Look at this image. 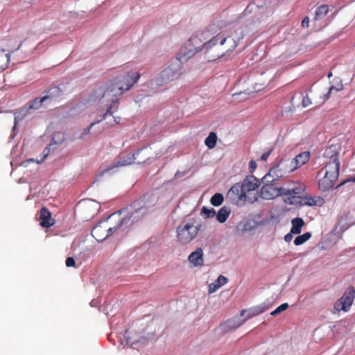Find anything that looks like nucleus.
<instances>
[{
	"instance_id": "dca6fc26",
	"label": "nucleus",
	"mask_w": 355,
	"mask_h": 355,
	"mask_svg": "<svg viewBox=\"0 0 355 355\" xmlns=\"http://www.w3.org/2000/svg\"><path fill=\"white\" fill-rule=\"evenodd\" d=\"M310 159V153L308 151H304L296 155L293 159L290 161L289 172L301 167L305 164Z\"/></svg>"
},
{
	"instance_id": "de8ad7c7",
	"label": "nucleus",
	"mask_w": 355,
	"mask_h": 355,
	"mask_svg": "<svg viewBox=\"0 0 355 355\" xmlns=\"http://www.w3.org/2000/svg\"><path fill=\"white\" fill-rule=\"evenodd\" d=\"M353 181L355 182V177L353 178Z\"/></svg>"
},
{
	"instance_id": "f257e3e1",
	"label": "nucleus",
	"mask_w": 355,
	"mask_h": 355,
	"mask_svg": "<svg viewBox=\"0 0 355 355\" xmlns=\"http://www.w3.org/2000/svg\"><path fill=\"white\" fill-rule=\"evenodd\" d=\"M139 78L140 73L138 72L132 73L123 70L108 83L105 89L100 88V90L103 92L102 97L111 101L106 112L103 114V119L106 115L112 114L113 112L118 109L119 96L132 88Z\"/></svg>"
},
{
	"instance_id": "9b49d317",
	"label": "nucleus",
	"mask_w": 355,
	"mask_h": 355,
	"mask_svg": "<svg viewBox=\"0 0 355 355\" xmlns=\"http://www.w3.org/2000/svg\"><path fill=\"white\" fill-rule=\"evenodd\" d=\"M265 310L263 307L259 306L250 309L244 320H241L239 317H235L222 324L223 329L224 330L235 329L243 324L247 320L262 313ZM246 312V310H242L240 313V317L243 316Z\"/></svg>"
},
{
	"instance_id": "4c0bfd02",
	"label": "nucleus",
	"mask_w": 355,
	"mask_h": 355,
	"mask_svg": "<svg viewBox=\"0 0 355 355\" xmlns=\"http://www.w3.org/2000/svg\"><path fill=\"white\" fill-rule=\"evenodd\" d=\"M272 152V149L270 148L267 152H265L264 153H263L261 157V159L262 161H266L268 159V157L270 155Z\"/></svg>"
},
{
	"instance_id": "4be33fe9",
	"label": "nucleus",
	"mask_w": 355,
	"mask_h": 355,
	"mask_svg": "<svg viewBox=\"0 0 355 355\" xmlns=\"http://www.w3.org/2000/svg\"><path fill=\"white\" fill-rule=\"evenodd\" d=\"M230 214V210L226 207H223L216 215L217 220L220 223H224L227 219Z\"/></svg>"
},
{
	"instance_id": "9d476101",
	"label": "nucleus",
	"mask_w": 355,
	"mask_h": 355,
	"mask_svg": "<svg viewBox=\"0 0 355 355\" xmlns=\"http://www.w3.org/2000/svg\"><path fill=\"white\" fill-rule=\"evenodd\" d=\"M130 209H131V213L129 217L128 218H122L125 220L123 224H128L129 222L130 224L137 223L142 220L148 214V207L146 206V203L143 200H135L130 205ZM119 218H121L119 217Z\"/></svg>"
},
{
	"instance_id": "e433bc0d",
	"label": "nucleus",
	"mask_w": 355,
	"mask_h": 355,
	"mask_svg": "<svg viewBox=\"0 0 355 355\" xmlns=\"http://www.w3.org/2000/svg\"><path fill=\"white\" fill-rule=\"evenodd\" d=\"M311 104L310 98L306 94L302 99V105L304 107H306Z\"/></svg>"
},
{
	"instance_id": "0eeeda50",
	"label": "nucleus",
	"mask_w": 355,
	"mask_h": 355,
	"mask_svg": "<svg viewBox=\"0 0 355 355\" xmlns=\"http://www.w3.org/2000/svg\"><path fill=\"white\" fill-rule=\"evenodd\" d=\"M339 172L337 164L325 165L317 175L319 189L322 191L331 189L338 178Z\"/></svg>"
},
{
	"instance_id": "bb28decb",
	"label": "nucleus",
	"mask_w": 355,
	"mask_h": 355,
	"mask_svg": "<svg viewBox=\"0 0 355 355\" xmlns=\"http://www.w3.org/2000/svg\"><path fill=\"white\" fill-rule=\"evenodd\" d=\"M224 200L223 196L220 193H215L211 198V203L214 206L220 205Z\"/></svg>"
},
{
	"instance_id": "79ce46f5",
	"label": "nucleus",
	"mask_w": 355,
	"mask_h": 355,
	"mask_svg": "<svg viewBox=\"0 0 355 355\" xmlns=\"http://www.w3.org/2000/svg\"><path fill=\"white\" fill-rule=\"evenodd\" d=\"M50 147L51 146H49L48 147H46L45 149L43 150L44 157H46L49 155L50 151Z\"/></svg>"
},
{
	"instance_id": "4468645a",
	"label": "nucleus",
	"mask_w": 355,
	"mask_h": 355,
	"mask_svg": "<svg viewBox=\"0 0 355 355\" xmlns=\"http://www.w3.org/2000/svg\"><path fill=\"white\" fill-rule=\"evenodd\" d=\"M46 101L44 96L37 97L35 99L29 101L25 106L21 108L19 114H21L22 116H25L31 113L32 110H40L43 104L46 103Z\"/></svg>"
},
{
	"instance_id": "473e14b6",
	"label": "nucleus",
	"mask_w": 355,
	"mask_h": 355,
	"mask_svg": "<svg viewBox=\"0 0 355 355\" xmlns=\"http://www.w3.org/2000/svg\"><path fill=\"white\" fill-rule=\"evenodd\" d=\"M142 153H143V152L138 157H137L136 160L137 162V164L145 163L147 160H148L150 159L149 154L141 155Z\"/></svg>"
},
{
	"instance_id": "6e6552de",
	"label": "nucleus",
	"mask_w": 355,
	"mask_h": 355,
	"mask_svg": "<svg viewBox=\"0 0 355 355\" xmlns=\"http://www.w3.org/2000/svg\"><path fill=\"white\" fill-rule=\"evenodd\" d=\"M303 190V186L299 185L297 188L295 189H281L275 186V184H263L259 193L261 198L266 200H272L279 196H291L294 198L297 195H300Z\"/></svg>"
},
{
	"instance_id": "1a4fd4ad",
	"label": "nucleus",
	"mask_w": 355,
	"mask_h": 355,
	"mask_svg": "<svg viewBox=\"0 0 355 355\" xmlns=\"http://www.w3.org/2000/svg\"><path fill=\"white\" fill-rule=\"evenodd\" d=\"M125 220V219L119 218L117 224L114 226H110L108 221L100 222L93 227L92 235L97 241H103L119 229Z\"/></svg>"
},
{
	"instance_id": "a18cd8bd",
	"label": "nucleus",
	"mask_w": 355,
	"mask_h": 355,
	"mask_svg": "<svg viewBox=\"0 0 355 355\" xmlns=\"http://www.w3.org/2000/svg\"><path fill=\"white\" fill-rule=\"evenodd\" d=\"M114 121L116 123H119V121H120V117H116L114 118Z\"/></svg>"
},
{
	"instance_id": "393cba45",
	"label": "nucleus",
	"mask_w": 355,
	"mask_h": 355,
	"mask_svg": "<svg viewBox=\"0 0 355 355\" xmlns=\"http://www.w3.org/2000/svg\"><path fill=\"white\" fill-rule=\"evenodd\" d=\"M270 173L272 175V177L278 180L279 178L283 177L284 173L282 171V168H280V164H278L274 167H272L269 170Z\"/></svg>"
},
{
	"instance_id": "b1692460",
	"label": "nucleus",
	"mask_w": 355,
	"mask_h": 355,
	"mask_svg": "<svg viewBox=\"0 0 355 355\" xmlns=\"http://www.w3.org/2000/svg\"><path fill=\"white\" fill-rule=\"evenodd\" d=\"M217 141V135L215 132H211L205 139V144L209 148H214Z\"/></svg>"
},
{
	"instance_id": "c85d7f7f",
	"label": "nucleus",
	"mask_w": 355,
	"mask_h": 355,
	"mask_svg": "<svg viewBox=\"0 0 355 355\" xmlns=\"http://www.w3.org/2000/svg\"><path fill=\"white\" fill-rule=\"evenodd\" d=\"M201 212L207 218H213L216 215V211L214 208L207 209V207H203Z\"/></svg>"
},
{
	"instance_id": "cd10ccee",
	"label": "nucleus",
	"mask_w": 355,
	"mask_h": 355,
	"mask_svg": "<svg viewBox=\"0 0 355 355\" xmlns=\"http://www.w3.org/2000/svg\"><path fill=\"white\" fill-rule=\"evenodd\" d=\"M261 180L263 184H275V182L277 181L272 177L269 171L262 178Z\"/></svg>"
},
{
	"instance_id": "aec40b11",
	"label": "nucleus",
	"mask_w": 355,
	"mask_h": 355,
	"mask_svg": "<svg viewBox=\"0 0 355 355\" xmlns=\"http://www.w3.org/2000/svg\"><path fill=\"white\" fill-rule=\"evenodd\" d=\"M291 232L295 234H298L301 232L302 227L304 225V222L301 218H295L291 221Z\"/></svg>"
},
{
	"instance_id": "a19ab883",
	"label": "nucleus",
	"mask_w": 355,
	"mask_h": 355,
	"mask_svg": "<svg viewBox=\"0 0 355 355\" xmlns=\"http://www.w3.org/2000/svg\"><path fill=\"white\" fill-rule=\"evenodd\" d=\"M249 165H250V168L252 170H254L257 167V164H256L255 161H254V160H251L250 162Z\"/></svg>"
},
{
	"instance_id": "2eb2a0df",
	"label": "nucleus",
	"mask_w": 355,
	"mask_h": 355,
	"mask_svg": "<svg viewBox=\"0 0 355 355\" xmlns=\"http://www.w3.org/2000/svg\"><path fill=\"white\" fill-rule=\"evenodd\" d=\"M324 157L328 160L325 165L335 164H337L338 168H340L339 148L336 145L329 146L324 150Z\"/></svg>"
},
{
	"instance_id": "39448f33",
	"label": "nucleus",
	"mask_w": 355,
	"mask_h": 355,
	"mask_svg": "<svg viewBox=\"0 0 355 355\" xmlns=\"http://www.w3.org/2000/svg\"><path fill=\"white\" fill-rule=\"evenodd\" d=\"M201 227V222L193 218L181 221L176 230L178 241L183 245L189 243L197 236Z\"/></svg>"
},
{
	"instance_id": "423d86ee",
	"label": "nucleus",
	"mask_w": 355,
	"mask_h": 355,
	"mask_svg": "<svg viewBox=\"0 0 355 355\" xmlns=\"http://www.w3.org/2000/svg\"><path fill=\"white\" fill-rule=\"evenodd\" d=\"M184 61L186 60L184 59H180V55L178 54L175 59L173 60L156 77V84L158 85H164L178 79L182 73V63Z\"/></svg>"
},
{
	"instance_id": "37998d69",
	"label": "nucleus",
	"mask_w": 355,
	"mask_h": 355,
	"mask_svg": "<svg viewBox=\"0 0 355 355\" xmlns=\"http://www.w3.org/2000/svg\"><path fill=\"white\" fill-rule=\"evenodd\" d=\"M99 122H100V121H97V123H99ZM96 123V122H93V123H91V125H90V126H89V128H87L85 129V130H84V131H85V134L89 133V130H90V129H91V128H92L93 125H94Z\"/></svg>"
},
{
	"instance_id": "7c9ffc66",
	"label": "nucleus",
	"mask_w": 355,
	"mask_h": 355,
	"mask_svg": "<svg viewBox=\"0 0 355 355\" xmlns=\"http://www.w3.org/2000/svg\"><path fill=\"white\" fill-rule=\"evenodd\" d=\"M288 307V304L287 303L282 304L280 306H279L277 309H275L273 311L271 312V315H277L282 311L286 310Z\"/></svg>"
},
{
	"instance_id": "412c9836",
	"label": "nucleus",
	"mask_w": 355,
	"mask_h": 355,
	"mask_svg": "<svg viewBox=\"0 0 355 355\" xmlns=\"http://www.w3.org/2000/svg\"><path fill=\"white\" fill-rule=\"evenodd\" d=\"M329 10V6L327 4L319 6L315 12L314 20L317 21L322 19L328 14Z\"/></svg>"
},
{
	"instance_id": "72a5a7b5",
	"label": "nucleus",
	"mask_w": 355,
	"mask_h": 355,
	"mask_svg": "<svg viewBox=\"0 0 355 355\" xmlns=\"http://www.w3.org/2000/svg\"><path fill=\"white\" fill-rule=\"evenodd\" d=\"M334 89H335L336 91H340V90H342V89H343V86L342 83L338 84V85H337V87H334V86H331V87L329 88L328 93H327V94H325V95H324V96H325V100H326V99H327V98H329V94H330L331 92Z\"/></svg>"
},
{
	"instance_id": "2f4dec72",
	"label": "nucleus",
	"mask_w": 355,
	"mask_h": 355,
	"mask_svg": "<svg viewBox=\"0 0 355 355\" xmlns=\"http://www.w3.org/2000/svg\"><path fill=\"white\" fill-rule=\"evenodd\" d=\"M215 282L219 286V287H221L222 286L227 283L228 279L225 276L220 275L218 276V277Z\"/></svg>"
},
{
	"instance_id": "c9c22d12",
	"label": "nucleus",
	"mask_w": 355,
	"mask_h": 355,
	"mask_svg": "<svg viewBox=\"0 0 355 355\" xmlns=\"http://www.w3.org/2000/svg\"><path fill=\"white\" fill-rule=\"evenodd\" d=\"M65 264L67 267H75L76 261L73 257H67L65 261Z\"/></svg>"
},
{
	"instance_id": "ea45409f",
	"label": "nucleus",
	"mask_w": 355,
	"mask_h": 355,
	"mask_svg": "<svg viewBox=\"0 0 355 355\" xmlns=\"http://www.w3.org/2000/svg\"><path fill=\"white\" fill-rule=\"evenodd\" d=\"M293 233L291 232V231L286 234L284 236V240L286 242H290L293 239Z\"/></svg>"
},
{
	"instance_id": "7ed1b4c3",
	"label": "nucleus",
	"mask_w": 355,
	"mask_h": 355,
	"mask_svg": "<svg viewBox=\"0 0 355 355\" xmlns=\"http://www.w3.org/2000/svg\"><path fill=\"white\" fill-rule=\"evenodd\" d=\"M259 186V181L254 176H248L242 183L234 184L227 192V196L233 200L252 203L257 199L256 190Z\"/></svg>"
},
{
	"instance_id": "f704fd0d",
	"label": "nucleus",
	"mask_w": 355,
	"mask_h": 355,
	"mask_svg": "<svg viewBox=\"0 0 355 355\" xmlns=\"http://www.w3.org/2000/svg\"><path fill=\"white\" fill-rule=\"evenodd\" d=\"M219 288V286L215 282L209 284L208 291L209 293H213L216 292Z\"/></svg>"
},
{
	"instance_id": "c03bdc74",
	"label": "nucleus",
	"mask_w": 355,
	"mask_h": 355,
	"mask_svg": "<svg viewBox=\"0 0 355 355\" xmlns=\"http://www.w3.org/2000/svg\"><path fill=\"white\" fill-rule=\"evenodd\" d=\"M309 200H310V201L308 202V204H309V205H315L316 204V203H315V200H314V198H310Z\"/></svg>"
},
{
	"instance_id": "20e7f679",
	"label": "nucleus",
	"mask_w": 355,
	"mask_h": 355,
	"mask_svg": "<svg viewBox=\"0 0 355 355\" xmlns=\"http://www.w3.org/2000/svg\"><path fill=\"white\" fill-rule=\"evenodd\" d=\"M208 38L207 31H198L193 34L178 53L180 59L186 61L201 51L204 50V43Z\"/></svg>"
},
{
	"instance_id": "58836bf2",
	"label": "nucleus",
	"mask_w": 355,
	"mask_h": 355,
	"mask_svg": "<svg viewBox=\"0 0 355 355\" xmlns=\"http://www.w3.org/2000/svg\"><path fill=\"white\" fill-rule=\"evenodd\" d=\"M309 26V17H305L302 21V26L303 28H308Z\"/></svg>"
},
{
	"instance_id": "a211bd4d",
	"label": "nucleus",
	"mask_w": 355,
	"mask_h": 355,
	"mask_svg": "<svg viewBox=\"0 0 355 355\" xmlns=\"http://www.w3.org/2000/svg\"><path fill=\"white\" fill-rule=\"evenodd\" d=\"M63 92L62 89L57 86L51 87L49 89L43 92V96L45 100L49 102L58 100L62 98Z\"/></svg>"
},
{
	"instance_id": "49530a36",
	"label": "nucleus",
	"mask_w": 355,
	"mask_h": 355,
	"mask_svg": "<svg viewBox=\"0 0 355 355\" xmlns=\"http://www.w3.org/2000/svg\"><path fill=\"white\" fill-rule=\"evenodd\" d=\"M114 216H115V214L111 215V216H110V218H112V217H114Z\"/></svg>"
},
{
	"instance_id": "a878e982",
	"label": "nucleus",
	"mask_w": 355,
	"mask_h": 355,
	"mask_svg": "<svg viewBox=\"0 0 355 355\" xmlns=\"http://www.w3.org/2000/svg\"><path fill=\"white\" fill-rule=\"evenodd\" d=\"M311 236L310 232H306L302 235L297 236L294 240V244L295 245H300L308 241Z\"/></svg>"
},
{
	"instance_id": "c756f323",
	"label": "nucleus",
	"mask_w": 355,
	"mask_h": 355,
	"mask_svg": "<svg viewBox=\"0 0 355 355\" xmlns=\"http://www.w3.org/2000/svg\"><path fill=\"white\" fill-rule=\"evenodd\" d=\"M299 185L303 186V190L300 193V194H302L304 191H305V185L301 182H291L286 187H281V189H295L297 188Z\"/></svg>"
},
{
	"instance_id": "f03ea898",
	"label": "nucleus",
	"mask_w": 355,
	"mask_h": 355,
	"mask_svg": "<svg viewBox=\"0 0 355 355\" xmlns=\"http://www.w3.org/2000/svg\"><path fill=\"white\" fill-rule=\"evenodd\" d=\"M238 42L232 37H223L219 34L204 43L205 59L214 61L231 50L234 49Z\"/></svg>"
},
{
	"instance_id": "ddd939ff",
	"label": "nucleus",
	"mask_w": 355,
	"mask_h": 355,
	"mask_svg": "<svg viewBox=\"0 0 355 355\" xmlns=\"http://www.w3.org/2000/svg\"><path fill=\"white\" fill-rule=\"evenodd\" d=\"M354 288L353 286L348 287L343 295L334 303V309L336 311H347L354 301Z\"/></svg>"
},
{
	"instance_id": "5701e85b",
	"label": "nucleus",
	"mask_w": 355,
	"mask_h": 355,
	"mask_svg": "<svg viewBox=\"0 0 355 355\" xmlns=\"http://www.w3.org/2000/svg\"><path fill=\"white\" fill-rule=\"evenodd\" d=\"M64 140V133L62 132H57L53 135L51 143L49 144V146H51L53 144H61Z\"/></svg>"
},
{
	"instance_id": "f8f14e48",
	"label": "nucleus",
	"mask_w": 355,
	"mask_h": 355,
	"mask_svg": "<svg viewBox=\"0 0 355 355\" xmlns=\"http://www.w3.org/2000/svg\"><path fill=\"white\" fill-rule=\"evenodd\" d=\"M146 149L147 147H143L137 150V151L134 153H121L119 157V160L116 164H114L107 167V168L103 169L102 171V173L103 174L119 166H123L133 164L135 161H136L137 157H138L142 152H144Z\"/></svg>"
},
{
	"instance_id": "f3484780",
	"label": "nucleus",
	"mask_w": 355,
	"mask_h": 355,
	"mask_svg": "<svg viewBox=\"0 0 355 355\" xmlns=\"http://www.w3.org/2000/svg\"><path fill=\"white\" fill-rule=\"evenodd\" d=\"M39 220L42 227H50L55 224L51 213L46 207H42L39 212Z\"/></svg>"
},
{
	"instance_id": "6ab92c4d",
	"label": "nucleus",
	"mask_w": 355,
	"mask_h": 355,
	"mask_svg": "<svg viewBox=\"0 0 355 355\" xmlns=\"http://www.w3.org/2000/svg\"><path fill=\"white\" fill-rule=\"evenodd\" d=\"M188 260L196 267L202 266L204 265L202 249L201 248H198L196 251L189 254Z\"/></svg>"
}]
</instances>
